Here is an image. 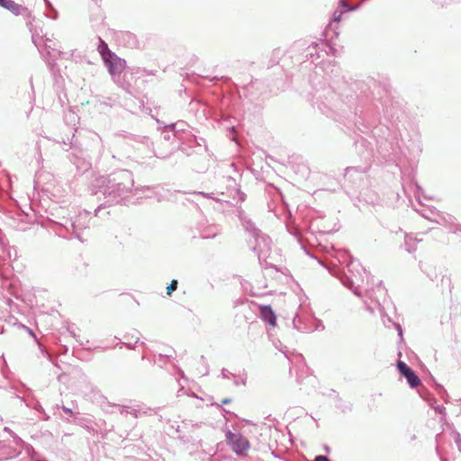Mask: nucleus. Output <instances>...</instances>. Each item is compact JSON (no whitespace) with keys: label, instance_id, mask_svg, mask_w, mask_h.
Instances as JSON below:
<instances>
[{"label":"nucleus","instance_id":"f257e3e1","mask_svg":"<svg viewBox=\"0 0 461 461\" xmlns=\"http://www.w3.org/2000/svg\"><path fill=\"white\" fill-rule=\"evenodd\" d=\"M228 444L231 447L232 450L238 454L246 456L250 447L249 440L240 434L228 432L226 435Z\"/></svg>","mask_w":461,"mask_h":461},{"label":"nucleus","instance_id":"f03ea898","mask_svg":"<svg viewBox=\"0 0 461 461\" xmlns=\"http://www.w3.org/2000/svg\"><path fill=\"white\" fill-rule=\"evenodd\" d=\"M103 60L111 75L121 74L126 67L125 60L117 57L113 52L112 54L106 53V58Z\"/></svg>","mask_w":461,"mask_h":461},{"label":"nucleus","instance_id":"7ed1b4c3","mask_svg":"<svg viewBox=\"0 0 461 461\" xmlns=\"http://www.w3.org/2000/svg\"><path fill=\"white\" fill-rule=\"evenodd\" d=\"M397 368L411 387H417L420 384V378L404 362L398 361Z\"/></svg>","mask_w":461,"mask_h":461},{"label":"nucleus","instance_id":"20e7f679","mask_svg":"<svg viewBox=\"0 0 461 461\" xmlns=\"http://www.w3.org/2000/svg\"><path fill=\"white\" fill-rule=\"evenodd\" d=\"M260 314L262 319L268 322L272 327L276 325V316L270 306H260Z\"/></svg>","mask_w":461,"mask_h":461},{"label":"nucleus","instance_id":"39448f33","mask_svg":"<svg viewBox=\"0 0 461 461\" xmlns=\"http://www.w3.org/2000/svg\"><path fill=\"white\" fill-rule=\"evenodd\" d=\"M0 5L15 14H20L21 6L15 4L13 0H0Z\"/></svg>","mask_w":461,"mask_h":461},{"label":"nucleus","instance_id":"423d86ee","mask_svg":"<svg viewBox=\"0 0 461 461\" xmlns=\"http://www.w3.org/2000/svg\"><path fill=\"white\" fill-rule=\"evenodd\" d=\"M98 50L102 56L103 59H105L106 58V53H109V54H112L113 52L108 49V46L107 44L101 41H100V44L98 46Z\"/></svg>","mask_w":461,"mask_h":461},{"label":"nucleus","instance_id":"0eeeda50","mask_svg":"<svg viewBox=\"0 0 461 461\" xmlns=\"http://www.w3.org/2000/svg\"><path fill=\"white\" fill-rule=\"evenodd\" d=\"M177 288V281L172 280L169 285L167 287V294L170 295L172 292L176 291Z\"/></svg>","mask_w":461,"mask_h":461},{"label":"nucleus","instance_id":"6e6552de","mask_svg":"<svg viewBox=\"0 0 461 461\" xmlns=\"http://www.w3.org/2000/svg\"><path fill=\"white\" fill-rule=\"evenodd\" d=\"M313 461H330L325 456H317Z\"/></svg>","mask_w":461,"mask_h":461},{"label":"nucleus","instance_id":"1a4fd4ad","mask_svg":"<svg viewBox=\"0 0 461 461\" xmlns=\"http://www.w3.org/2000/svg\"><path fill=\"white\" fill-rule=\"evenodd\" d=\"M221 402H222L223 404H227V403H229V402H230V400H229V399H224V400H222V401H221Z\"/></svg>","mask_w":461,"mask_h":461}]
</instances>
